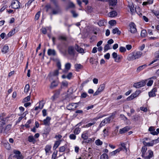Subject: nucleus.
Masks as SVG:
<instances>
[{
	"label": "nucleus",
	"instance_id": "obj_52",
	"mask_svg": "<svg viewBox=\"0 0 159 159\" xmlns=\"http://www.w3.org/2000/svg\"><path fill=\"white\" fill-rule=\"evenodd\" d=\"M71 12L73 16L74 17H76L78 16V14L76 13L75 11L74 10H72L71 11Z\"/></svg>",
	"mask_w": 159,
	"mask_h": 159
},
{
	"label": "nucleus",
	"instance_id": "obj_51",
	"mask_svg": "<svg viewBox=\"0 0 159 159\" xmlns=\"http://www.w3.org/2000/svg\"><path fill=\"white\" fill-rule=\"evenodd\" d=\"M40 31L42 32V33L44 34H46L47 32L46 29L45 27H42L40 29Z\"/></svg>",
	"mask_w": 159,
	"mask_h": 159
},
{
	"label": "nucleus",
	"instance_id": "obj_28",
	"mask_svg": "<svg viewBox=\"0 0 159 159\" xmlns=\"http://www.w3.org/2000/svg\"><path fill=\"white\" fill-rule=\"evenodd\" d=\"M82 67L83 66L80 64H77L75 65V67L77 71H78L79 69H81Z\"/></svg>",
	"mask_w": 159,
	"mask_h": 159
},
{
	"label": "nucleus",
	"instance_id": "obj_55",
	"mask_svg": "<svg viewBox=\"0 0 159 159\" xmlns=\"http://www.w3.org/2000/svg\"><path fill=\"white\" fill-rule=\"evenodd\" d=\"M119 51L121 52H124L126 51L125 48L123 47H120L119 48Z\"/></svg>",
	"mask_w": 159,
	"mask_h": 159
},
{
	"label": "nucleus",
	"instance_id": "obj_46",
	"mask_svg": "<svg viewBox=\"0 0 159 159\" xmlns=\"http://www.w3.org/2000/svg\"><path fill=\"white\" fill-rule=\"evenodd\" d=\"M81 138L84 140H87L88 139V136L87 133H83L81 135Z\"/></svg>",
	"mask_w": 159,
	"mask_h": 159
},
{
	"label": "nucleus",
	"instance_id": "obj_18",
	"mask_svg": "<svg viewBox=\"0 0 159 159\" xmlns=\"http://www.w3.org/2000/svg\"><path fill=\"white\" fill-rule=\"evenodd\" d=\"M9 51V47L7 44H5L2 49V52L4 53H7Z\"/></svg>",
	"mask_w": 159,
	"mask_h": 159
},
{
	"label": "nucleus",
	"instance_id": "obj_6",
	"mask_svg": "<svg viewBox=\"0 0 159 159\" xmlns=\"http://www.w3.org/2000/svg\"><path fill=\"white\" fill-rule=\"evenodd\" d=\"M123 150V148L120 147L116 150L110 152L109 153V156L110 157L117 155L118 153H119L120 152Z\"/></svg>",
	"mask_w": 159,
	"mask_h": 159
},
{
	"label": "nucleus",
	"instance_id": "obj_1",
	"mask_svg": "<svg viewBox=\"0 0 159 159\" xmlns=\"http://www.w3.org/2000/svg\"><path fill=\"white\" fill-rule=\"evenodd\" d=\"M20 3L17 0H12L11 6L12 8L16 9L20 8Z\"/></svg>",
	"mask_w": 159,
	"mask_h": 159
},
{
	"label": "nucleus",
	"instance_id": "obj_8",
	"mask_svg": "<svg viewBox=\"0 0 159 159\" xmlns=\"http://www.w3.org/2000/svg\"><path fill=\"white\" fill-rule=\"evenodd\" d=\"M127 59L129 61H133L136 59L133 52L129 53L127 58Z\"/></svg>",
	"mask_w": 159,
	"mask_h": 159
},
{
	"label": "nucleus",
	"instance_id": "obj_2",
	"mask_svg": "<svg viewBox=\"0 0 159 159\" xmlns=\"http://www.w3.org/2000/svg\"><path fill=\"white\" fill-rule=\"evenodd\" d=\"M147 81V80H143L139 82L134 83L133 85V86L137 88L141 87L145 85Z\"/></svg>",
	"mask_w": 159,
	"mask_h": 159
},
{
	"label": "nucleus",
	"instance_id": "obj_62",
	"mask_svg": "<svg viewBox=\"0 0 159 159\" xmlns=\"http://www.w3.org/2000/svg\"><path fill=\"white\" fill-rule=\"evenodd\" d=\"M65 150V148L64 146H61L60 147L59 151L60 152H63Z\"/></svg>",
	"mask_w": 159,
	"mask_h": 159
},
{
	"label": "nucleus",
	"instance_id": "obj_40",
	"mask_svg": "<svg viewBox=\"0 0 159 159\" xmlns=\"http://www.w3.org/2000/svg\"><path fill=\"white\" fill-rule=\"evenodd\" d=\"M60 8L58 7V8H56V10L53 9L52 11V13L53 15H56L58 13L59 11H60Z\"/></svg>",
	"mask_w": 159,
	"mask_h": 159
},
{
	"label": "nucleus",
	"instance_id": "obj_11",
	"mask_svg": "<svg viewBox=\"0 0 159 159\" xmlns=\"http://www.w3.org/2000/svg\"><path fill=\"white\" fill-rule=\"evenodd\" d=\"M48 56H55L56 54V51L54 49H49L48 50Z\"/></svg>",
	"mask_w": 159,
	"mask_h": 159
},
{
	"label": "nucleus",
	"instance_id": "obj_43",
	"mask_svg": "<svg viewBox=\"0 0 159 159\" xmlns=\"http://www.w3.org/2000/svg\"><path fill=\"white\" fill-rule=\"evenodd\" d=\"M122 57V56L121 55H117V57H116V59H115V61L117 62H120Z\"/></svg>",
	"mask_w": 159,
	"mask_h": 159
},
{
	"label": "nucleus",
	"instance_id": "obj_20",
	"mask_svg": "<svg viewBox=\"0 0 159 159\" xmlns=\"http://www.w3.org/2000/svg\"><path fill=\"white\" fill-rule=\"evenodd\" d=\"M147 150V148L145 146H143L141 149V152L142 153V157H144V156L145 155V154Z\"/></svg>",
	"mask_w": 159,
	"mask_h": 159
},
{
	"label": "nucleus",
	"instance_id": "obj_24",
	"mask_svg": "<svg viewBox=\"0 0 159 159\" xmlns=\"http://www.w3.org/2000/svg\"><path fill=\"white\" fill-rule=\"evenodd\" d=\"M11 125H7L5 127L3 133H5L6 134H7L8 132L9 131V130H10L11 129Z\"/></svg>",
	"mask_w": 159,
	"mask_h": 159
},
{
	"label": "nucleus",
	"instance_id": "obj_49",
	"mask_svg": "<svg viewBox=\"0 0 159 159\" xmlns=\"http://www.w3.org/2000/svg\"><path fill=\"white\" fill-rule=\"evenodd\" d=\"M130 11L132 14L134 13V6L133 4L129 6Z\"/></svg>",
	"mask_w": 159,
	"mask_h": 159
},
{
	"label": "nucleus",
	"instance_id": "obj_44",
	"mask_svg": "<svg viewBox=\"0 0 159 159\" xmlns=\"http://www.w3.org/2000/svg\"><path fill=\"white\" fill-rule=\"evenodd\" d=\"M108 23L111 26H113L116 24V21L115 20H111L109 21Z\"/></svg>",
	"mask_w": 159,
	"mask_h": 159
},
{
	"label": "nucleus",
	"instance_id": "obj_27",
	"mask_svg": "<svg viewBox=\"0 0 159 159\" xmlns=\"http://www.w3.org/2000/svg\"><path fill=\"white\" fill-rule=\"evenodd\" d=\"M15 29H14L10 31L7 35V38H8L12 36L15 33Z\"/></svg>",
	"mask_w": 159,
	"mask_h": 159
},
{
	"label": "nucleus",
	"instance_id": "obj_16",
	"mask_svg": "<svg viewBox=\"0 0 159 159\" xmlns=\"http://www.w3.org/2000/svg\"><path fill=\"white\" fill-rule=\"evenodd\" d=\"M7 119L6 117L1 118V120L0 121V128H2L5 124V121Z\"/></svg>",
	"mask_w": 159,
	"mask_h": 159
},
{
	"label": "nucleus",
	"instance_id": "obj_56",
	"mask_svg": "<svg viewBox=\"0 0 159 159\" xmlns=\"http://www.w3.org/2000/svg\"><path fill=\"white\" fill-rule=\"evenodd\" d=\"M134 94H132L130 96L128 97L127 98V100L128 101H130L133 99L134 98Z\"/></svg>",
	"mask_w": 159,
	"mask_h": 159
},
{
	"label": "nucleus",
	"instance_id": "obj_26",
	"mask_svg": "<svg viewBox=\"0 0 159 159\" xmlns=\"http://www.w3.org/2000/svg\"><path fill=\"white\" fill-rule=\"evenodd\" d=\"M51 120V118L50 117L48 116L46 119L43 120V123L45 125H47L48 123Z\"/></svg>",
	"mask_w": 159,
	"mask_h": 159
},
{
	"label": "nucleus",
	"instance_id": "obj_12",
	"mask_svg": "<svg viewBox=\"0 0 159 159\" xmlns=\"http://www.w3.org/2000/svg\"><path fill=\"white\" fill-rule=\"evenodd\" d=\"M75 50L79 53H84V52L83 49L80 47L78 45L76 44L75 45Z\"/></svg>",
	"mask_w": 159,
	"mask_h": 159
},
{
	"label": "nucleus",
	"instance_id": "obj_60",
	"mask_svg": "<svg viewBox=\"0 0 159 159\" xmlns=\"http://www.w3.org/2000/svg\"><path fill=\"white\" fill-rule=\"evenodd\" d=\"M61 85L63 87H67L68 85V83L67 81H63L62 82Z\"/></svg>",
	"mask_w": 159,
	"mask_h": 159
},
{
	"label": "nucleus",
	"instance_id": "obj_59",
	"mask_svg": "<svg viewBox=\"0 0 159 159\" xmlns=\"http://www.w3.org/2000/svg\"><path fill=\"white\" fill-rule=\"evenodd\" d=\"M60 89H57L55 91V93H54V94L58 97L60 93Z\"/></svg>",
	"mask_w": 159,
	"mask_h": 159
},
{
	"label": "nucleus",
	"instance_id": "obj_63",
	"mask_svg": "<svg viewBox=\"0 0 159 159\" xmlns=\"http://www.w3.org/2000/svg\"><path fill=\"white\" fill-rule=\"evenodd\" d=\"M72 73L71 72H70L69 73L68 75H67L66 76H67V78L69 79V80H70L71 79L72 76Z\"/></svg>",
	"mask_w": 159,
	"mask_h": 159
},
{
	"label": "nucleus",
	"instance_id": "obj_34",
	"mask_svg": "<svg viewBox=\"0 0 159 159\" xmlns=\"http://www.w3.org/2000/svg\"><path fill=\"white\" fill-rule=\"evenodd\" d=\"M155 57L157 58L156 60H155L153 61L150 64H149V66H150L151 64H153V63L155 62L156 60H159V51L158 53H157L155 55Z\"/></svg>",
	"mask_w": 159,
	"mask_h": 159
},
{
	"label": "nucleus",
	"instance_id": "obj_23",
	"mask_svg": "<svg viewBox=\"0 0 159 159\" xmlns=\"http://www.w3.org/2000/svg\"><path fill=\"white\" fill-rule=\"evenodd\" d=\"M58 39L60 40L66 41L67 40V37L66 35H62L59 36Z\"/></svg>",
	"mask_w": 159,
	"mask_h": 159
},
{
	"label": "nucleus",
	"instance_id": "obj_48",
	"mask_svg": "<svg viewBox=\"0 0 159 159\" xmlns=\"http://www.w3.org/2000/svg\"><path fill=\"white\" fill-rule=\"evenodd\" d=\"M141 91L140 90H137L136 91L135 93H132V94H134V98L137 97L139 94L140 93Z\"/></svg>",
	"mask_w": 159,
	"mask_h": 159
},
{
	"label": "nucleus",
	"instance_id": "obj_15",
	"mask_svg": "<svg viewBox=\"0 0 159 159\" xmlns=\"http://www.w3.org/2000/svg\"><path fill=\"white\" fill-rule=\"evenodd\" d=\"M58 84L57 81L54 80L51 83L50 88L51 89H52L54 88L57 87L58 85Z\"/></svg>",
	"mask_w": 159,
	"mask_h": 159
},
{
	"label": "nucleus",
	"instance_id": "obj_58",
	"mask_svg": "<svg viewBox=\"0 0 159 159\" xmlns=\"http://www.w3.org/2000/svg\"><path fill=\"white\" fill-rule=\"evenodd\" d=\"M40 11H39L38 12H37L36 14L35 15V19L36 20H38L39 19V18L40 17Z\"/></svg>",
	"mask_w": 159,
	"mask_h": 159
},
{
	"label": "nucleus",
	"instance_id": "obj_50",
	"mask_svg": "<svg viewBox=\"0 0 159 159\" xmlns=\"http://www.w3.org/2000/svg\"><path fill=\"white\" fill-rule=\"evenodd\" d=\"M110 49L109 44H106L104 48V52H106L107 50Z\"/></svg>",
	"mask_w": 159,
	"mask_h": 159
},
{
	"label": "nucleus",
	"instance_id": "obj_54",
	"mask_svg": "<svg viewBox=\"0 0 159 159\" xmlns=\"http://www.w3.org/2000/svg\"><path fill=\"white\" fill-rule=\"evenodd\" d=\"M75 135V134H70L69 136V138L70 139L72 140H75L76 138V136Z\"/></svg>",
	"mask_w": 159,
	"mask_h": 159
},
{
	"label": "nucleus",
	"instance_id": "obj_22",
	"mask_svg": "<svg viewBox=\"0 0 159 159\" xmlns=\"http://www.w3.org/2000/svg\"><path fill=\"white\" fill-rule=\"evenodd\" d=\"M66 43L65 42H63L61 43H59L58 44L57 47L59 49H62L63 48L64 46L66 47Z\"/></svg>",
	"mask_w": 159,
	"mask_h": 159
},
{
	"label": "nucleus",
	"instance_id": "obj_10",
	"mask_svg": "<svg viewBox=\"0 0 159 159\" xmlns=\"http://www.w3.org/2000/svg\"><path fill=\"white\" fill-rule=\"evenodd\" d=\"M133 53L136 59L140 57L142 54V52L139 51H134Z\"/></svg>",
	"mask_w": 159,
	"mask_h": 159
},
{
	"label": "nucleus",
	"instance_id": "obj_25",
	"mask_svg": "<svg viewBox=\"0 0 159 159\" xmlns=\"http://www.w3.org/2000/svg\"><path fill=\"white\" fill-rule=\"evenodd\" d=\"M143 144L144 145V146H152L154 144V143L152 142V143L148 142L147 143L145 141H143Z\"/></svg>",
	"mask_w": 159,
	"mask_h": 159
},
{
	"label": "nucleus",
	"instance_id": "obj_4",
	"mask_svg": "<svg viewBox=\"0 0 159 159\" xmlns=\"http://www.w3.org/2000/svg\"><path fill=\"white\" fill-rule=\"evenodd\" d=\"M68 54L70 56H74L75 54V51L74 47L69 46L68 48Z\"/></svg>",
	"mask_w": 159,
	"mask_h": 159
},
{
	"label": "nucleus",
	"instance_id": "obj_5",
	"mask_svg": "<svg viewBox=\"0 0 159 159\" xmlns=\"http://www.w3.org/2000/svg\"><path fill=\"white\" fill-rule=\"evenodd\" d=\"M130 31L132 33H134L137 31L136 25L133 22H131L129 25Z\"/></svg>",
	"mask_w": 159,
	"mask_h": 159
},
{
	"label": "nucleus",
	"instance_id": "obj_7",
	"mask_svg": "<svg viewBox=\"0 0 159 159\" xmlns=\"http://www.w3.org/2000/svg\"><path fill=\"white\" fill-rule=\"evenodd\" d=\"M130 129L129 126H126L122 129H120L119 132L120 134H123L128 131Z\"/></svg>",
	"mask_w": 159,
	"mask_h": 159
},
{
	"label": "nucleus",
	"instance_id": "obj_61",
	"mask_svg": "<svg viewBox=\"0 0 159 159\" xmlns=\"http://www.w3.org/2000/svg\"><path fill=\"white\" fill-rule=\"evenodd\" d=\"M96 122L95 121H93L92 123H89L88 124H87L85 125V127H89L90 126L92 125H93Z\"/></svg>",
	"mask_w": 159,
	"mask_h": 159
},
{
	"label": "nucleus",
	"instance_id": "obj_32",
	"mask_svg": "<svg viewBox=\"0 0 159 159\" xmlns=\"http://www.w3.org/2000/svg\"><path fill=\"white\" fill-rule=\"evenodd\" d=\"M50 1L54 4L56 8H58V7L59 6L58 4V1L57 0H50Z\"/></svg>",
	"mask_w": 159,
	"mask_h": 159
},
{
	"label": "nucleus",
	"instance_id": "obj_53",
	"mask_svg": "<svg viewBox=\"0 0 159 159\" xmlns=\"http://www.w3.org/2000/svg\"><path fill=\"white\" fill-rule=\"evenodd\" d=\"M148 95L149 97H153L156 96L155 93L152 91L148 93Z\"/></svg>",
	"mask_w": 159,
	"mask_h": 159
},
{
	"label": "nucleus",
	"instance_id": "obj_9",
	"mask_svg": "<svg viewBox=\"0 0 159 159\" xmlns=\"http://www.w3.org/2000/svg\"><path fill=\"white\" fill-rule=\"evenodd\" d=\"M148 152L149 153V154L148 156H144V157H143L145 159H150L151 158L153 157V152L151 150H148Z\"/></svg>",
	"mask_w": 159,
	"mask_h": 159
},
{
	"label": "nucleus",
	"instance_id": "obj_39",
	"mask_svg": "<svg viewBox=\"0 0 159 159\" xmlns=\"http://www.w3.org/2000/svg\"><path fill=\"white\" fill-rule=\"evenodd\" d=\"M51 148V146L50 145H47L45 147V150L46 153L48 152L50 150Z\"/></svg>",
	"mask_w": 159,
	"mask_h": 159
},
{
	"label": "nucleus",
	"instance_id": "obj_64",
	"mask_svg": "<svg viewBox=\"0 0 159 159\" xmlns=\"http://www.w3.org/2000/svg\"><path fill=\"white\" fill-rule=\"evenodd\" d=\"M153 81L152 80H149L148 81V83L147 84V85L148 86H151L153 83Z\"/></svg>",
	"mask_w": 159,
	"mask_h": 159
},
{
	"label": "nucleus",
	"instance_id": "obj_36",
	"mask_svg": "<svg viewBox=\"0 0 159 159\" xmlns=\"http://www.w3.org/2000/svg\"><path fill=\"white\" fill-rule=\"evenodd\" d=\"M4 146L7 149L10 150L11 148L10 144L8 142L5 143H4Z\"/></svg>",
	"mask_w": 159,
	"mask_h": 159
},
{
	"label": "nucleus",
	"instance_id": "obj_31",
	"mask_svg": "<svg viewBox=\"0 0 159 159\" xmlns=\"http://www.w3.org/2000/svg\"><path fill=\"white\" fill-rule=\"evenodd\" d=\"M60 144V141H57L55 142L53 147V148L56 149Z\"/></svg>",
	"mask_w": 159,
	"mask_h": 159
},
{
	"label": "nucleus",
	"instance_id": "obj_42",
	"mask_svg": "<svg viewBox=\"0 0 159 159\" xmlns=\"http://www.w3.org/2000/svg\"><path fill=\"white\" fill-rule=\"evenodd\" d=\"M96 145L98 146L101 145L102 144V142L99 139H98L95 142Z\"/></svg>",
	"mask_w": 159,
	"mask_h": 159
},
{
	"label": "nucleus",
	"instance_id": "obj_35",
	"mask_svg": "<svg viewBox=\"0 0 159 159\" xmlns=\"http://www.w3.org/2000/svg\"><path fill=\"white\" fill-rule=\"evenodd\" d=\"M81 129L79 127L76 128L74 131V133L75 134H78L80 132Z\"/></svg>",
	"mask_w": 159,
	"mask_h": 159
},
{
	"label": "nucleus",
	"instance_id": "obj_47",
	"mask_svg": "<svg viewBox=\"0 0 159 159\" xmlns=\"http://www.w3.org/2000/svg\"><path fill=\"white\" fill-rule=\"evenodd\" d=\"M157 132L154 131L150 132V134L153 135H157L159 134V128H157L156 129Z\"/></svg>",
	"mask_w": 159,
	"mask_h": 159
},
{
	"label": "nucleus",
	"instance_id": "obj_38",
	"mask_svg": "<svg viewBox=\"0 0 159 159\" xmlns=\"http://www.w3.org/2000/svg\"><path fill=\"white\" fill-rule=\"evenodd\" d=\"M108 155L106 153H103L102 154L100 158V159H108Z\"/></svg>",
	"mask_w": 159,
	"mask_h": 159
},
{
	"label": "nucleus",
	"instance_id": "obj_19",
	"mask_svg": "<svg viewBox=\"0 0 159 159\" xmlns=\"http://www.w3.org/2000/svg\"><path fill=\"white\" fill-rule=\"evenodd\" d=\"M117 2V0H109V3L110 6H116Z\"/></svg>",
	"mask_w": 159,
	"mask_h": 159
},
{
	"label": "nucleus",
	"instance_id": "obj_30",
	"mask_svg": "<svg viewBox=\"0 0 159 159\" xmlns=\"http://www.w3.org/2000/svg\"><path fill=\"white\" fill-rule=\"evenodd\" d=\"M147 67V65L145 64L139 66L137 69V71L139 72L140 71L143 70L144 68Z\"/></svg>",
	"mask_w": 159,
	"mask_h": 159
},
{
	"label": "nucleus",
	"instance_id": "obj_17",
	"mask_svg": "<svg viewBox=\"0 0 159 159\" xmlns=\"http://www.w3.org/2000/svg\"><path fill=\"white\" fill-rule=\"evenodd\" d=\"M117 15V13L115 11H110L108 14V15L110 17H114Z\"/></svg>",
	"mask_w": 159,
	"mask_h": 159
},
{
	"label": "nucleus",
	"instance_id": "obj_29",
	"mask_svg": "<svg viewBox=\"0 0 159 159\" xmlns=\"http://www.w3.org/2000/svg\"><path fill=\"white\" fill-rule=\"evenodd\" d=\"M106 23L105 20H100L99 21L97 22V24L100 26H103L105 25V23Z\"/></svg>",
	"mask_w": 159,
	"mask_h": 159
},
{
	"label": "nucleus",
	"instance_id": "obj_21",
	"mask_svg": "<svg viewBox=\"0 0 159 159\" xmlns=\"http://www.w3.org/2000/svg\"><path fill=\"white\" fill-rule=\"evenodd\" d=\"M112 33L114 34H117L118 35H120L121 34V31L119 30L117 28H115L114 29H113L112 30Z\"/></svg>",
	"mask_w": 159,
	"mask_h": 159
},
{
	"label": "nucleus",
	"instance_id": "obj_33",
	"mask_svg": "<svg viewBox=\"0 0 159 159\" xmlns=\"http://www.w3.org/2000/svg\"><path fill=\"white\" fill-rule=\"evenodd\" d=\"M147 34V32L145 30H142L141 33V36L142 37H145L146 36Z\"/></svg>",
	"mask_w": 159,
	"mask_h": 159
},
{
	"label": "nucleus",
	"instance_id": "obj_3",
	"mask_svg": "<svg viewBox=\"0 0 159 159\" xmlns=\"http://www.w3.org/2000/svg\"><path fill=\"white\" fill-rule=\"evenodd\" d=\"M13 153L15 154L13 156V157L16 158L17 159H23L24 157L20 151L16 150H14Z\"/></svg>",
	"mask_w": 159,
	"mask_h": 159
},
{
	"label": "nucleus",
	"instance_id": "obj_45",
	"mask_svg": "<svg viewBox=\"0 0 159 159\" xmlns=\"http://www.w3.org/2000/svg\"><path fill=\"white\" fill-rule=\"evenodd\" d=\"M71 64L69 63H66L65 65V68L67 70H69L70 69Z\"/></svg>",
	"mask_w": 159,
	"mask_h": 159
},
{
	"label": "nucleus",
	"instance_id": "obj_57",
	"mask_svg": "<svg viewBox=\"0 0 159 159\" xmlns=\"http://www.w3.org/2000/svg\"><path fill=\"white\" fill-rule=\"evenodd\" d=\"M155 127L154 126H151L149 127L148 130L149 131L152 132L155 131Z\"/></svg>",
	"mask_w": 159,
	"mask_h": 159
},
{
	"label": "nucleus",
	"instance_id": "obj_37",
	"mask_svg": "<svg viewBox=\"0 0 159 159\" xmlns=\"http://www.w3.org/2000/svg\"><path fill=\"white\" fill-rule=\"evenodd\" d=\"M105 87V84H101L98 89V90L101 92L103 90Z\"/></svg>",
	"mask_w": 159,
	"mask_h": 159
},
{
	"label": "nucleus",
	"instance_id": "obj_41",
	"mask_svg": "<svg viewBox=\"0 0 159 159\" xmlns=\"http://www.w3.org/2000/svg\"><path fill=\"white\" fill-rule=\"evenodd\" d=\"M30 89V86L28 84H26L24 88V92L25 93H27L29 91Z\"/></svg>",
	"mask_w": 159,
	"mask_h": 159
},
{
	"label": "nucleus",
	"instance_id": "obj_14",
	"mask_svg": "<svg viewBox=\"0 0 159 159\" xmlns=\"http://www.w3.org/2000/svg\"><path fill=\"white\" fill-rule=\"evenodd\" d=\"M28 140L29 142L32 143L33 144H34L36 141L33 135L29 136L28 138Z\"/></svg>",
	"mask_w": 159,
	"mask_h": 159
},
{
	"label": "nucleus",
	"instance_id": "obj_13",
	"mask_svg": "<svg viewBox=\"0 0 159 159\" xmlns=\"http://www.w3.org/2000/svg\"><path fill=\"white\" fill-rule=\"evenodd\" d=\"M59 74V71L58 70H56L54 71L53 72H50L48 76L51 77L52 76H57Z\"/></svg>",
	"mask_w": 159,
	"mask_h": 159
}]
</instances>
